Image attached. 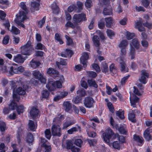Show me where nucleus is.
Segmentation results:
<instances>
[{"instance_id": "nucleus-63", "label": "nucleus", "mask_w": 152, "mask_h": 152, "mask_svg": "<svg viewBox=\"0 0 152 152\" xmlns=\"http://www.w3.org/2000/svg\"><path fill=\"white\" fill-rule=\"evenodd\" d=\"M75 24H74L73 23L70 21H68L67 22L66 24L65 25V27H70L72 28H75Z\"/></svg>"}, {"instance_id": "nucleus-36", "label": "nucleus", "mask_w": 152, "mask_h": 152, "mask_svg": "<svg viewBox=\"0 0 152 152\" xmlns=\"http://www.w3.org/2000/svg\"><path fill=\"white\" fill-rule=\"evenodd\" d=\"M34 140V137L33 135L30 133H28L26 138V141L28 143H31Z\"/></svg>"}, {"instance_id": "nucleus-25", "label": "nucleus", "mask_w": 152, "mask_h": 152, "mask_svg": "<svg viewBox=\"0 0 152 152\" xmlns=\"http://www.w3.org/2000/svg\"><path fill=\"white\" fill-rule=\"evenodd\" d=\"M134 139L137 142L139 146H142L143 144V140L142 137H140L139 136L134 135Z\"/></svg>"}, {"instance_id": "nucleus-12", "label": "nucleus", "mask_w": 152, "mask_h": 152, "mask_svg": "<svg viewBox=\"0 0 152 152\" xmlns=\"http://www.w3.org/2000/svg\"><path fill=\"white\" fill-rule=\"evenodd\" d=\"M21 86L16 90L17 93L19 95H24L26 93L25 91L27 89L28 86L25 85L23 82H20Z\"/></svg>"}, {"instance_id": "nucleus-22", "label": "nucleus", "mask_w": 152, "mask_h": 152, "mask_svg": "<svg viewBox=\"0 0 152 152\" xmlns=\"http://www.w3.org/2000/svg\"><path fill=\"white\" fill-rule=\"evenodd\" d=\"M31 5V8L32 11L34 12L35 10H39V2H36L35 1L32 2Z\"/></svg>"}, {"instance_id": "nucleus-45", "label": "nucleus", "mask_w": 152, "mask_h": 152, "mask_svg": "<svg viewBox=\"0 0 152 152\" xmlns=\"http://www.w3.org/2000/svg\"><path fill=\"white\" fill-rule=\"evenodd\" d=\"M67 10L69 12H71L73 11L76 12L77 11V7L75 5H72L70 6L67 9Z\"/></svg>"}, {"instance_id": "nucleus-43", "label": "nucleus", "mask_w": 152, "mask_h": 152, "mask_svg": "<svg viewBox=\"0 0 152 152\" xmlns=\"http://www.w3.org/2000/svg\"><path fill=\"white\" fill-rule=\"evenodd\" d=\"M12 147L13 148V150L12 152H21L22 148H20L19 150V146H17L15 144H13L12 145Z\"/></svg>"}, {"instance_id": "nucleus-24", "label": "nucleus", "mask_w": 152, "mask_h": 152, "mask_svg": "<svg viewBox=\"0 0 152 152\" xmlns=\"http://www.w3.org/2000/svg\"><path fill=\"white\" fill-rule=\"evenodd\" d=\"M28 127L31 130L34 131L37 128V124L34 123L33 121L30 120L28 123Z\"/></svg>"}, {"instance_id": "nucleus-52", "label": "nucleus", "mask_w": 152, "mask_h": 152, "mask_svg": "<svg viewBox=\"0 0 152 152\" xmlns=\"http://www.w3.org/2000/svg\"><path fill=\"white\" fill-rule=\"evenodd\" d=\"M82 143L83 141L80 139H76L74 142L75 144L79 147H81Z\"/></svg>"}, {"instance_id": "nucleus-38", "label": "nucleus", "mask_w": 152, "mask_h": 152, "mask_svg": "<svg viewBox=\"0 0 152 152\" xmlns=\"http://www.w3.org/2000/svg\"><path fill=\"white\" fill-rule=\"evenodd\" d=\"M77 93V96H78L79 97L84 96L86 95V93L85 90L83 89H80L78 90Z\"/></svg>"}, {"instance_id": "nucleus-32", "label": "nucleus", "mask_w": 152, "mask_h": 152, "mask_svg": "<svg viewBox=\"0 0 152 152\" xmlns=\"http://www.w3.org/2000/svg\"><path fill=\"white\" fill-rule=\"evenodd\" d=\"M0 129L2 134L7 129V127L5 123L2 121H0Z\"/></svg>"}, {"instance_id": "nucleus-59", "label": "nucleus", "mask_w": 152, "mask_h": 152, "mask_svg": "<svg viewBox=\"0 0 152 152\" xmlns=\"http://www.w3.org/2000/svg\"><path fill=\"white\" fill-rule=\"evenodd\" d=\"M49 95V93L47 90H44L42 93V96L43 98H48Z\"/></svg>"}, {"instance_id": "nucleus-3", "label": "nucleus", "mask_w": 152, "mask_h": 152, "mask_svg": "<svg viewBox=\"0 0 152 152\" xmlns=\"http://www.w3.org/2000/svg\"><path fill=\"white\" fill-rule=\"evenodd\" d=\"M13 97L14 100L9 105V109L5 108L3 110V112L5 114H7L10 112V110H14L16 107L17 104L15 102V100L18 101L20 99V97L18 95L15 94L14 93V90H13Z\"/></svg>"}, {"instance_id": "nucleus-8", "label": "nucleus", "mask_w": 152, "mask_h": 152, "mask_svg": "<svg viewBox=\"0 0 152 152\" xmlns=\"http://www.w3.org/2000/svg\"><path fill=\"white\" fill-rule=\"evenodd\" d=\"M116 61L120 64L121 70V71L126 72L128 71V69L127 67L126 64L124 61L123 58L120 57L117 58Z\"/></svg>"}, {"instance_id": "nucleus-28", "label": "nucleus", "mask_w": 152, "mask_h": 152, "mask_svg": "<svg viewBox=\"0 0 152 152\" xmlns=\"http://www.w3.org/2000/svg\"><path fill=\"white\" fill-rule=\"evenodd\" d=\"M118 130L121 134L125 135L127 134V129L125 125H124L123 126L120 127L118 128Z\"/></svg>"}, {"instance_id": "nucleus-14", "label": "nucleus", "mask_w": 152, "mask_h": 152, "mask_svg": "<svg viewBox=\"0 0 152 152\" xmlns=\"http://www.w3.org/2000/svg\"><path fill=\"white\" fill-rule=\"evenodd\" d=\"M46 87L50 91L55 90L56 88L55 81L52 79L49 80L48 83L46 85Z\"/></svg>"}, {"instance_id": "nucleus-21", "label": "nucleus", "mask_w": 152, "mask_h": 152, "mask_svg": "<svg viewBox=\"0 0 152 152\" xmlns=\"http://www.w3.org/2000/svg\"><path fill=\"white\" fill-rule=\"evenodd\" d=\"M149 129H147L144 133V137L147 141L152 140L150 134V132H151V131Z\"/></svg>"}, {"instance_id": "nucleus-27", "label": "nucleus", "mask_w": 152, "mask_h": 152, "mask_svg": "<svg viewBox=\"0 0 152 152\" xmlns=\"http://www.w3.org/2000/svg\"><path fill=\"white\" fill-rule=\"evenodd\" d=\"M137 111L136 110H132V113H130L128 115V118L129 120L132 122H135L136 121L135 118V115L134 113H135Z\"/></svg>"}, {"instance_id": "nucleus-11", "label": "nucleus", "mask_w": 152, "mask_h": 152, "mask_svg": "<svg viewBox=\"0 0 152 152\" xmlns=\"http://www.w3.org/2000/svg\"><path fill=\"white\" fill-rule=\"evenodd\" d=\"M61 128L59 126L53 125L52 127V133L53 136L60 137L61 135L60 132Z\"/></svg>"}, {"instance_id": "nucleus-55", "label": "nucleus", "mask_w": 152, "mask_h": 152, "mask_svg": "<svg viewBox=\"0 0 152 152\" xmlns=\"http://www.w3.org/2000/svg\"><path fill=\"white\" fill-rule=\"evenodd\" d=\"M145 123L147 126H150L148 129H149L150 130H152V121L148 119L145 121Z\"/></svg>"}, {"instance_id": "nucleus-44", "label": "nucleus", "mask_w": 152, "mask_h": 152, "mask_svg": "<svg viewBox=\"0 0 152 152\" xmlns=\"http://www.w3.org/2000/svg\"><path fill=\"white\" fill-rule=\"evenodd\" d=\"M135 36V34L134 33H131L127 31L126 34V37L128 40L132 39Z\"/></svg>"}, {"instance_id": "nucleus-58", "label": "nucleus", "mask_w": 152, "mask_h": 152, "mask_svg": "<svg viewBox=\"0 0 152 152\" xmlns=\"http://www.w3.org/2000/svg\"><path fill=\"white\" fill-rule=\"evenodd\" d=\"M85 5L86 7L87 8H90L92 6V3L91 0H86L85 3Z\"/></svg>"}, {"instance_id": "nucleus-47", "label": "nucleus", "mask_w": 152, "mask_h": 152, "mask_svg": "<svg viewBox=\"0 0 152 152\" xmlns=\"http://www.w3.org/2000/svg\"><path fill=\"white\" fill-rule=\"evenodd\" d=\"M10 31L12 33L15 34H19L20 32V31L18 29L14 26L12 27V28Z\"/></svg>"}, {"instance_id": "nucleus-64", "label": "nucleus", "mask_w": 152, "mask_h": 152, "mask_svg": "<svg viewBox=\"0 0 152 152\" xmlns=\"http://www.w3.org/2000/svg\"><path fill=\"white\" fill-rule=\"evenodd\" d=\"M129 75H128L124 77L122 79L121 81V83L122 85H124L125 84L126 82L129 77Z\"/></svg>"}, {"instance_id": "nucleus-6", "label": "nucleus", "mask_w": 152, "mask_h": 152, "mask_svg": "<svg viewBox=\"0 0 152 152\" xmlns=\"http://www.w3.org/2000/svg\"><path fill=\"white\" fill-rule=\"evenodd\" d=\"M72 20L74 24L75 25H77L78 23L86 20V15L83 13L75 14L73 17Z\"/></svg>"}, {"instance_id": "nucleus-61", "label": "nucleus", "mask_w": 152, "mask_h": 152, "mask_svg": "<svg viewBox=\"0 0 152 152\" xmlns=\"http://www.w3.org/2000/svg\"><path fill=\"white\" fill-rule=\"evenodd\" d=\"M87 72L88 75L91 77H95L97 76L96 73L93 71H87Z\"/></svg>"}, {"instance_id": "nucleus-31", "label": "nucleus", "mask_w": 152, "mask_h": 152, "mask_svg": "<svg viewBox=\"0 0 152 152\" xmlns=\"http://www.w3.org/2000/svg\"><path fill=\"white\" fill-rule=\"evenodd\" d=\"M106 22V27L108 28L111 27L112 24L113 20L111 17H109L105 18Z\"/></svg>"}, {"instance_id": "nucleus-13", "label": "nucleus", "mask_w": 152, "mask_h": 152, "mask_svg": "<svg viewBox=\"0 0 152 152\" xmlns=\"http://www.w3.org/2000/svg\"><path fill=\"white\" fill-rule=\"evenodd\" d=\"M94 100L91 98L87 97L85 98L84 102L85 106L88 108H91L93 107Z\"/></svg>"}, {"instance_id": "nucleus-60", "label": "nucleus", "mask_w": 152, "mask_h": 152, "mask_svg": "<svg viewBox=\"0 0 152 152\" xmlns=\"http://www.w3.org/2000/svg\"><path fill=\"white\" fill-rule=\"evenodd\" d=\"M65 37L67 40V45H70L72 44L73 43L72 39L67 35H66Z\"/></svg>"}, {"instance_id": "nucleus-17", "label": "nucleus", "mask_w": 152, "mask_h": 152, "mask_svg": "<svg viewBox=\"0 0 152 152\" xmlns=\"http://www.w3.org/2000/svg\"><path fill=\"white\" fill-rule=\"evenodd\" d=\"M143 22L142 19L139 18L138 21L135 24V27L140 31H145V28L142 26V23Z\"/></svg>"}, {"instance_id": "nucleus-46", "label": "nucleus", "mask_w": 152, "mask_h": 152, "mask_svg": "<svg viewBox=\"0 0 152 152\" xmlns=\"http://www.w3.org/2000/svg\"><path fill=\"white\" fill-rule=\"evenodd\" d=\"M77 4L78 7V10L77 9V11H76V12H79L82 9L83 4L80 1H78L77 2Z\"/></svg>"}, {"instance_id": "nucleus-29", "label": "nucleus", "mask_w": 152, "mask_h": 152, "mask_svg": "<svg viewBox=\"0 0 152 152\" xmlns=\"http://www.w3.org/2000/svg\"><path fill=\"white\" fill-rule=\"evenodd\" d=\"M128 42L126 40H123L120 42L118 45L120 48H126L128 46Z\"/></svg>"}, {"instance_id": "nucleus-1", "label": "nucleus", "mask_w": 152, "mask_h": 152, "mask_svg": "<svg viewBox=\"0 0 152 152\" xmlns=\"http://www.w3.org/2000/svg\"><path fill=\"white\" fill-rule=\"evenodd\" d=\"M103 138L104 141L108 145H110V142L116 138H118L119 140L122 143L124 142L125 138L123 136H120L118 134H114L112 130L110 128L106 129L105 132L103 134Z\"/></svg>"}, {"instance_id": "nucleus-30", "label": "nucleus", "mask_w": 152, "mask_h": 152, "mask_svg": "<svg viewBox=\"0 0 152 152\" xmlns=\"http://www.w3.org/2000/svg\"><path fill=\"white\" fill-rule=\"evenodd\" d=\"M51 8L53 10V12L55 14H58V13L59 9L56 4L53 2L51 4Z\"/></svg>"}, {"instance_id": "nucleus-9", "label": "nucleus", "mask_w": 152, "mask_h": 152, "mask_svg": "<svg viewBox=\"0 0 152 152\" xmlns=\"http://www.w3.org/2000/svg\"><path fill=\"white\" fill-rule=\"evenodd\" d=\"M89 58V55L88 53L84 52L83 53L82 56L80 58V62L84 67L87 66V60Z\"/></svg>"}, {"instance_id": "nucleus-5", "label": "nucleus", "mask_w": 152, "mask_h": 152, "mask_svg": "<svg viewBox=\"0 0 152 152\" xmlns=\"http://www.w3.org/2000/svg\"><path fill=\"white\" fill-rule=\"evenodd\" d=\"M22 53L26 55H29L32 53L34 49L31 45L30 41H28L27 43L21 47Z\"/></svg>"}, {"instance_id": "nucleus-10", "label": "nucleus", "mask_w": 152, "mask_h": 152, "mask_svg": "<svg viewBox=\"0 0 152 152\" xmlns=\"http://www.w3.org/2000/svg\"><path fill=\"white\" fill-rule=\"evenodd\" d=\"M149 74L145 70L141 71V76L139 79V81L143 84H145L147 83L146 78H148Z\"/></svg>"}, {"instance_id": "nucleus-57", "label": "nucleus", "mask_w": 152, "mask_h": 152, "mask_svg": "<svg viewBox=\"0 0 152 152\" xmlns=\"http://www.w3.org/2000/svg\"><path fill=\"white\" fill-rule=\"evenodd\" d=\"M107 105L110 111L112 113H113L114 110L112 103L110 102H108Z\"/></svg>"}, {"instance_id": "nucleus-4", "label": "nucleus", "mask_w": 152, "mask_h": 152, "mask_svg": "<svg viewBox=\"0 0 152 152\" xmlns=\"http://www.w3.org/2000/svg\"><path fill=\"white\" fill-rule=\"evenodd\" d=\"M9 75H12L14 74H18L23 72L24 69L22 66H18L17 64L14 63L12 66L8 68Z\"/></svg>"}, {"instance_id": "nucleus-34", "label": "nucleus", "mask_w": 152, "mask_h": 152, "mask_svg": "<svg viewBox=\"0 0 152 152\" xmlns=\"http://www.w3.org/2000/svg\"><path fill=\"white\" fill-rule=\"evenodd\" d=\"M79 129L80 127L79 126H78L77 127H72L69 129L67 131V132L68 134H71L77 132L78 131V130Z\"/></svg>"}, {"instance_id": "nucleus-19", "label": "nucleus", "mask_w": 152, "mask_h": 152, "mask_svg": "<svg viewBox=\"0 0 152 152\" xmlns=\"http://www.w3.org/2000/svg\"><path fill=\"white\" fill-rule=\"evenodd\" d=\"M75 121L71 120H67L63 124V129H66L70 126L75 123Z\"/></svg>"}, {"instance_id": "nucleus-2", "label": "nucleus", "mask_w": 152, "mask_h": 152, "mask_svg": "<svg viewBox=\"0 0 152 152\" xmlns=\"http://www.w3.org/2000/svg\"><path fill=\"white\" fill-rule=\"evenodd\" d=\"M130 55L131 59H133L135 57V48L137 50L139 48L140 44L138 39L137 38H134L132 39L130 42Z\"/></svg>"}, {"instance_id": "nucleus-39", "label": "nucleus", "mask_w": 152, "mask_h": 152, "mask_svg": "<svg viewBox=\"0 0 152 152\" xmlns=\"http://www.w3.org/2000/svg\"><path fill=\"white\" fill-rule=\"evenodd\" d=\"M92 40L94 45L96 47H98L99 45V38L96 35H95L92 38Z\"/></svg>"}, {"instance_id": "nucleus-54", "label": "nucleus", "mask_w": 152, "mask_h": 152, "mask_svg": "<svg viewBox=\"0 0 152 152\" xmlns=\"http://www.w3.org/2000/svg\"><path fill=\"white\" fill-rule=\"evenodd\" d=\"M45 134L46 137L48 139H50L51 137V134L50 130L47 129L45 131Z\"/></svg>"}, {"instance_id": "nucleus-42", "label": "nucleus", "mask_w": 152, "mask_h": 152, "mask_svg": "<svg viewBox=\"0 0 152 152\" xmlns=\"http://www.w3.org/2000/svg\"><path fill=\"white\" fill-rule=\"evenodd\" d=\"M107 36L110 38L112 39L114 37L115 35V33L112 30L110 29H107L106 31Z\"/></svg>"}, {"instance_id": "nucleus-48", "label": "nucleus", "mask_w": 152, "mask_h": 152, "mask_svg": "<svg viewBox=\"0 0 152 152\" xmlns=\"http://www.w3.org/2000/svg\"><path fill=\"white\" fill-rule=\"evenodd\" d=\"M81 97H79L78 96H77L73 98L72 101L75 104H77L80 103L82 100Z\"/></svg>"}, {"instance_id": "nucleus-15", "label": "nucleus", "mask_w": 152, "mask_h": 152, "mask_svg": "<svg viewBox=\"0 0 152 152\" xmlns=\"http://www.w3.org/2000/svg\"><path fill=\"white\" fill-rule=\"evenodd\" d=\"M25 58L21 54H18L14 56L13 58V60L17 63H23Z\"/></svg>"}, {"instance_id": "nucleus-23", "label": "nucleus", "mask_w": 152, "mask_h": 152, "mask_svg": "<svg viewBox=\"0 0 152 152\" xmlns=\"http://www.w3.org/2000/svg\"><path fill=\"white\" fill-rule=\"evenodd\" d=\"M40 64V63L39 61L32 59L30 62L29 65L32 68L34 69L38 67Z\"/></svg>"}, {"instance_id": "nucleus-62", "label": "nucleus", "mask_w": 152, "mask_h": 152, "mask_svg": "<svg viewBox=\"0 0 152 152\" xmlns=\"http://www.w3.org/2000/svg\"><path fill=\"white\" fill-rule=\"evenodd\" d=\"M113 147L115 148L118 149L120 148V143L118 141H115L113 143Z\"/></svg>"}, {"instance_id": "nucleus-41", "label": "nucleus", "mask_w": 152, "mask_h": 152, "mask_svg": "<svg viewBox=\"0 0 152 152\" xmlns=\"http://www.w3.org/2000/svg\"><path fill=\"white\" fill-rule=\"evenodd\" d=\"M64 107L65 108V110L68 112L71 107V105L69 102H66L64 103Z\"/></svg>"}, {"instance_id": "nucleus-50", "label": "nucleus", "mask_w": 152, "mask_h": 152, "mask_svg": "<svg viewBox=\"0 0 152 152\" xmlns=\"http://www.w3.org/2000/svg\"><path fill=\"white\" fill-rule=\"evenodd\" d=\"M124 111L121 112L118 111L116 112V115L121 119H123L124 118Z\"/></svg>"}, {"instance_id": "nucleus-56", "label": "nucleus", "mask_w": 152, "mask_h": 152, "mask_svg": "<svg viewBox=\"0 0 152 152\" xmlns=\"http://www.w3.org/2000/svg\"><path fill=\"white\" fill-rule=\"evenodd\" d=\"M46 19L45 16L42 19L39 21L38 23V26L40 28H42V27L43 25L45 23V22Z\"/></svg>"}, {"instance_id": "nucleus-26", "label": "nucleus", "mask_w": 152, "mask_h": 152, "mask_svg": "<svg viewBox=\"0 0 152 152\" xmlns=\"http://www.w3.org/2000/svg\"><path fill=\"white\" fill-rule=\"evenodd\" d=\"M103 13L105 15H110L112 14V10L111 7L108 6L104 8L103 11Z\"/></svg>"}, {"instance_id": "nucleus-40", "label": "nucleus", "mask_w": 152, "mask_h": 152, "mask_svg": "<svg viewBox=\"0 0 152 152\" xmlns=\"http://www.w3.org/2000/svg\"><path fill=\"white\" fill-rule=\"evenodd\" d=\"M101 68L103 72L106 73L108 71V65L107 64L104 62H103L102 63V64H101Z\"/></svg>"}, {"instance_id": "nucleus-18", "label": "nucleus", "mask_w": 152, "mask_h": 152, "mask_svg": "<svg viewBox=\"0 0 152 152\" xmlns=\"http://www.w3.org/2000/svg\"><path fill=\"white\" fill-rule=\"evenodd\" d=\"M39 111L36 107H33L30 110L29 113L33 119L38 117Z\"/></svg>"}, {"instance_id": "nucleus-37", "label": "nucleus", "mask_w": 152, "mask_h": 152, "mask_svg": "<svg viewBox=\"0 0 152 152\" xmlns=\"http://www.w3.org/2000/svg\"><path fill=\"white\" fill-rule=\"evenodd\" d=\"M59 62L56 61V64L59 68L60 65H65L67 64L66 60L61 58Z\"/></svg>"}, {"instance_id": "nucleus-51", "label": "nucleus", "mask_w": 152, "mask_h": 152, "mask_svg": "<svg viewBox=\"0 0 152 152\" xmlns=\"http://www.w3.org/2000/svg\"><path fill=\"white\" fill-rule=\"evenodd\" d=\"M17 108V110L18 113L20 114L21 113H23L24 111V107L22 105H20L18 107H17V105L16 107L15 108Z\"/></svg>"}, {"instance_id": "nucleus-49", "label": "nucleus", "mask_w": 152, "mask_h": 152, "mask_svg": "<svg viewBox=\"0 0 152 152\" xmlns=\"http://www.w3.org/2000/svg\"><path fill=\"white\" fill-rule=\"evenodd\" d=\"M35 49L37 50H44L45 49V46L40 43H37L36 46H35Z\"/></svg>"}, {"instance_id": "nucleus-53", "label": "nucleus", "mask_w": 152, "mask_h": 152, "mask_svg": "<svg viewBox=\"0 0 152 152\" xmlns=\"http://www.w3.org/2000/svg\"><path fill=\"white\" fill-rule=\"evenodd\" d=\"M55 39L58 42H59L60 44H62L63 43V41L61 40L59 34L58 33H56L55 34Z\"/></svg>"}, {"instance_id": "nucleus-16", "label": "nucleus", "mask_w": 152, "mask_h": 152, "mask_svg": "<svg viewBox=\"0 0 152 152\" xmlns=\"http://www.w3.org/2000/svg\"><path fill=\"white\" fill-rule=\"evenodd\" d=\"M131 105L134 107H136V103L139 101V98L134 94H131L130 98Z\"/></svg>"}, {"instance_id": "nucleus-35", "label": "nucleus", "mask_w": 152, "mask_h": 152, "mask_svg": "<svg viewBox=\"0 0 152 152\" xmlns=\"http://www.w3.org/2000/svg\"><path fill=\"white\" fill-rule=\"evenodd\" d=\"M87 82L89 86H93L95 88H96L98 87V86L96 83L95 80L94 79L88 80Z\"/></svg>"}, {"instance_id": "nucleus-33", "label": "nucleus", "mask_w": 152, "mask_h": 152, "mask_svg": "<svg viewBox=\"0 0 152 152\" xmlns=\"http://www.w3.org/2000/svg\"><path fill=\"white\" fill-rule=\"evenodd\" d=\"M32 74L34 77L38 79L42 77V75L39 71L35 70L33 71Z\"/></svg>"}, {"instance_id": "nucleus-7", "label": "nucleus", "mask_w": 152, "mask_h": 152, "mask_svg": "<svg viewBox=\"0 0 152 152\" xmlns=\"http://www.w3.org/2000/svg\"><path fill=\"white\" fill-rule=\"evenodd\" d=\"M26 12L20 11L18 14L16 15V18L15 20V23L18 24H19L20 23L23 21L27 18Z\"/></svg>"}, {"instance_id": "nucleus-20", "label": "nucleus", "mask_w": 152, "mask_h": 152, "mask_svg": "<svg viewBox=\"0 0 152 152\" xmlns=\"http://www.w3.org/2000/svg\"><path fill=\"white\" fill-rule=\"evenodd\" d=\"M47 72L53 78H55L58 76V71L52 68H49L47 70Z\"/></svg>"}]
</instances>
